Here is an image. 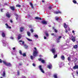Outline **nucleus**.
<instances>
[{
    "mask_svg": "<svg viewBox=\"0 0 78 78\" xmlns=\"http://www.w3.org/2000/svg\"><path fill=\"white\" fill-rule=\"evenodd\" d=\"M47 67L49 69H51L52 68V65H51V64H50L48 65Z\"/></svg>",
    "mask_w": 78,
    "mask_h": 78,
    "instance_id": "obj_8",
    "label": "nucleus"
},
{
    "mask_svg": "<svg viewBox=\"0 0 78 78\" xmlns=\"http://www.w3.org/2000/svg\"><path fill=\"white\" fill-rule=\"evenodd\" d=\"M12 49L13 50H16V48L15 47L13 48Z\"/></svg>",
    "mask_w": 78,
    "mask_h": 78,
    "instance_id": "obj_48",
    "label": "nucleus"
},
{
    "mask_svg": "<svg viewBox=\"0 0 78 78\" xmlns=\"http://www.w3.org/2000/svg\"><path fill=\"white\" fill-rule=\"evenodd\" d=\"M73 3H74L75 4H76V3H77L76 1V0H73Z\"/></svg>",
    "mask_w": 78,
    "mask_h": 78,
    "instance_id": "obj_24",
    "label": "nucleus"
},
{
    "mask_svg": "<svg viewBox=\"0 0 78 78\" xmlns=\"http://www.w3.org/2000/svg\"><path fill=\"white\" fill-rule=\"evenodd\" d=\"M61 38V36H60L58 37V38L56 39V41H57V43L59 42V40Z\"/></svg>",
    "mask_w": 78,
    "mask_h": 78,
    "instance_id": "obj_10",
    "label": "nucleus"
},
{
    "mask_svg": "<svg viewBox=\"0 0 78 78\" xmlns=\"http://www.w3.org/2000/svg\"><path fill=\"white\" fill-rule=\"evenodd\" d=\"M76 74L78 75V71H76Z\"/></svg>",
    "mask_w": 78,
    "mask_h": 78,
    "instance_id": "obj_51",
    "label": "nucleus"
},
{
    "mask_svg": "<svg viewBox=\"0 0 78 78\" xmlns=\"http://www.w3.org/2000/svg\"><path fill=\"white\" fill-rule=\"evenodd\" d=\"M35 37H36L37 38H38V35H34Z\"/></svg>",
    "mask_w": 78,
    "mask_h": 78,
    "instance_id": "obj_36",
    "label": "nucleus"
},
{
    "mask_svg": "<svg viewBox=\"0 0 78 78\" xmlns=\"http://www.w3.org/2000/svg\"><path fill=\"white\" fill-rule=\"evenodd\" d=\"M54 77L55 78H58V76H57V74H55L54 75Z\"/></svg>",
    "mask_w": 78,
    "mask_h": 78,
    "instance_id": "obj_25",
    "label": "nucleus"
},
{
    "mask_svg": "<svg viewBox=\"0 0 78 78\" xmlns=\"http://www.w3.org/2000/svg\"><path fill=\"white\" fill-rule=\"evenodd\" d=\"M5 25L7 26L6 27V28H9V29H11V27L8 26V23H6Z\"/></svg>",
    "mask_w": 78,
    "mask_h": 78,
    "instance_id": "obj_14",
    "label": "nucleus"
},
{
    "mask_svg": "<svg viewBox=\"0 0 78 78\" xmlns=\"http://www.w3.org/2000/svg\"><path fill=\"white\" fill-rule=\"evenodd\" d=\"M30 31H31V33H33L34 30H33V29H31L30 30Z\"/></svg>",
    "mask_w": 78,
    "mask_h": 78,
    "instance_id": "obj_41",
    "label": "nucleus"
},
{
    "mask_svg": "<svg viewBox=\"0 0 78 78\" xmlns=\"http://www.w3.org/2000/svg\"><path fill=\"white\" fill-rule=\"evenodd\" d=\"M68 61H71V59H70V57H69L68 58Z\"/></svg>",
    "mask_w": 78,
    "mask_h": 78,
    "instance_id": "obj_28",
    "label": "nucleus"
},
{
    "mask_svg": "<svg viewBox=\"0 0 78 78\" xmlns=\"http://www.w3.org/2000/svg\"><path fill=\"white\" fill-rule=\"evenodd\" d=\"M10 38L11 39H14V38L12 37H10Z\"/></svg>",
    "mask_w": 78,
    "mask_h": 78,
    "instance_id": "obj_47",
    "label": "nucleus"
},
{
    "mask_svg": "<svg viewBox=\"0 0 78 78\" xmlns=\"http://www.w3.org/2000/svg\"><path fill=\"white\" fill-rule=\"evenodd\" d=\"M35 19H36V20H42V19H41V18H39L37 16L35 17Z\"/></svg>",
    "mask_w": 78,
    "mask_h": 78,
    "instance_id": "obj_17",
    "label": "nucleus"
},
{
    "mask_svg": "<svg viewBox=\"0 0 78 78\" xmlns=\"http://www.w3.org/2000/svg\"><path fill=\"white\" fill-rule=\"evenodd\" d=\"M2 59H0V63H2Z\"/></svg>",
    "mask_w": 78,
    "mask_h": 78,
    "instance_id": "obj_52",
    "label": "nucleus"
},
{
    "mask_svg": "<svg viewBox=\"0 0 78 78\" xmlns=\"http://www.w3.org/2000/svg\"><path fill=\"white\" fill-rule=\"evenodd\" d=\"M63 25H64V28H65V29H66V28H67V27H68V25H66V23H64Z\"/></svg>",
    "mask_w": 78,
    "mask_h": 78,
    "instance_id": "obj_13",
    "label": "nucleus"
},
{
    "mask_svg": "<svg viewBox=\"0 0 78 78\" xmlns=\"http://www.w3.org/2000/svg\"><path fill=\"white\" fill-rule=\"evenodd\" d=\"M24 30V28L22 27H21L20 29V32H23Z\"/></svg>",
    "mask_w": 78,
    "mask_h": 78,
    "instance_id": "obj_12",
    "label": "nucleus"
},
{
    "mask_svg": "<svg viewBox=\"0 0 78 78\" xmlns=\"http://www.w3.org/2000/svg\"><path fill=\"white\" fill-rule=\"evenodd\" d=\"M16 20H18V17H17L16 18Z\"/></svg>",
    "mask_w": 78,
    "mask_h": 78,
    "instance_id": "obj_62",
    "label": "nucleus"
},
{
    "mask_svg": "<svg viewBox=\"0 0 78 78\" xmlns=\"http://www.w3.org/2000/svg\"><path fill=\"white\" fill-rule=\"evenodd\" d=\"M19 42H23V41H22V40H20L19 41Z\"/></svg>",
    "mask_w": 78,
    "mask_h": 78,
    "instance_id": "obj_60",
    "label": "nucleus"
},
{
    "mask_svg": "<svg viewBox=\"0 0 78 78\" xmlns=\"http://www.w3.org/2000/svg\"><path fill=\"white\" fill-rule=\"evenodd\" d=\"M5 5H7V3H5Z\"/></svg>",
    "mask_w": 78,
    "mask_h": 78,
    "instance_id": "obj_63",
    "label": "nucleus"
},
{
    "mask_svg": "<svg viewBox=\"0 0 78 78\" xmlns=\"http://www.w3.org/2000/svg\"><path fill=\"white\" fill-rule=\"evenodd\" d=\"M42 63H45V60H42L41 61Z\"/></svg>",
    "mask_w": 78,
    "mask_h": 78,
    "instance_id": "obj_37",
    "label": "nucleus"
},
{
    "mask_svg": "<svg viewBox=\"0 0 78 78\" xmlns=\"http://www.w3.org/2000/svg\"><path fill=\"white\" fill-rule=\"evenodd\" d=\"M51 36H54V35H55V34L54 33L51 34Z\"/></svg>",
    "mask_w": 78,
    "mask_h": 78,
    "instance_id": "obj_50",
    "label": "nucleus"
},
{
    "mask_svg": "<svg viewBox=\"0 0 78 78\" xmlns=\"http://www.w3.org/2000/svg\"><path fill=\"white\" fill-rule=\"evenodd\" d=\"M22 55H23V56L24 57L25 56H26L27 55H26V53H24Z\"/></svg>",
    "mask_w": 78,
    "mask_h": 78,
    "instance_id": "obj_30",
    "label": "nucleus"
},
{
    "mask_svg": "<svg viewBox=\"0 0 78 78\" xmlns=\"http://www.w3.org/2000/svg\"><path fill=\"white\" fill-rule=\"evenodd\" d=\"M55 14H61V12L59 11V10L58 11H56L54 12Z\"/></svg>",
    "mask_w": 78,
    "mask_h": 78,
    "instance_id": "obj_9",
    "label": "nucleus"
},
{
    "mask_svg": "<svg viewBox=\"0 0 78 78\" xmlns=\"http://www.w3.org/2000/svg\"><path fill=\"white\" fill-rule=\"evenodd\" d=\"M71 38L72 41H73V42H75V37H74L73 36H72Z\"/></svg>",
    "mask_w": 78,
    "mask_h": 78,
    "instance_id": "obj_15",
    "label": "nucleus"
},
{
    "mask_svg": "<svg viewBox=\"0 0 78 78\" xmlns=\"http://www.w3.org/2000/svg\"><path fill=\"white\" fill-rule=\"evenodd\" d=\"M5 75L6 73H5V71H4L3 72V73H2V76H5Z\"/></svg>",
    "mask_w": 78,
    "mask_h": 78,
    "instance_id": "obj_20",
    "label": "nucleus"
},
{
    "mask_svg": "<svg viewBox=\"0 0 78 78\" xmlns=\"http://www.w3.org/2000/svg\"><path fill=\"white\" fill-rule=\"evenodd\" d=\"M21 35H19V36L18 37V40H19V39H20V38H21Z\"/></svg>",
    "mask_w": 78,
    "mask_h": 78,
    "instance_id": "obj_27",
    "label": "nucleus"
},
{
    "mask_svg": "<svg viewBox=\"0 0 78 78\" xmlns=\"http://www.w3.org/2000/svg\"><path fill=\"white\" fill-rule=\"evenodd\" d=\"M2 37H5V33L2 32Z\"/></svg>",
    "mask_w": 78,
    "mask_h": 78,
    "instance_id": "obj_18",
    "label": "nucleus"
},
{
    "mask_svg": "<svg viewBox=\"0 0 78 78\" xmlns=\"http://www.w3.org/2000/svg\"><path fill=\"white\" fill-rule=\"evenodd\" d=\"M73 69L75 70V69H78V65L76 63H74V66L73 68Z\"/></svg>",
    "mask_w": 78,
    "mask_h": 78,
    "instance_id": "obj_3",
    "label": "nucleus"
},
{
    "mask_svg": "<svg viewBox=\"0 0 78 78\" xmlns=\"http://www.w3.org/2000/svg\"><path fill=\"white\" fill-rule=\"evenodd\" d=\"M24 46L25 47V48L26 49H27V48H28V46L26 44H24Z\"/></svg>",
    "mask_w": 78,
    "mask_h": 78,
    "instance_id": "obj_22",
    "label": "nucleus"
},
{
    "mask_svg": "<svg viewBox=\"0 0 78 78\" xmlns=\"http://www.w3.org/2000/svg\"><path fill=\"white\" fill-rule=\"evenodd\" d=\"M3 9H1V12H3Z\"/></svg>",
    "mask_w": 78,
    "mask_h": 78,
    "instance_id": "obj_56",
    "label": "nucleus"
},
{
    "mask_svg": "<svg viewBox=\"0 0 78 78\" xmlns=\"http://www.w3.org/2000/svg\"><path fill=\"white\" fill-rule=\"evenodd\" d=\"M16 7H19V8H20V7H21V5H16Z\"/></svg>",
    "mask_w": 78,
    "mask_h": 78,
    "instance_id": "obj_29",
    "label": "nucleus"
},
{
    "mask_svg": "<svg viewBox=\"0 0 78 78\" xmlns=\"http://www.w3.org/2000/svg\"><path fill=\"white\" fill-rule=\"evenodd\" d=\"M41 23L43 25H47V23L45 20H43L41 22Z\"/></svg>",
    "mask_w": 78,
    "mask_h": 78,
    "instance_id": "obj_5",
    "label": "nucleus"
},
{
    "mask_svg": "<svg viewBox=\"0 0 78 78\" xmlns=\"http://www.w3.org/2000/svg\"><path fill=\"white\" fill-rule=\"evenodd\" d=\"M25 43V42L24 41H23L22 42V44L23 45H24V43Z\"/></svg>",
    "mask_w": 78,
    "mask_h": 78,
    "instance_id": "obj_54",
    "label": "nucleus"
},
{
    "mask_svg": "<svg viewBox=\"0 0 78 78\" xmlns=\"http://www.w3.org/2000/svg\"><path fill=\"white\" fill-rule=\"evenodd\" d=\"M27 34L28 36H30V32H27Z\"/></svg>",
    "mask_w": 78,
    "mask_h": 78,
    "instance_id": "obj_26",
    "label": "nucleus"
},
{
    "mask_svg": "<svg viewBox=\"0 0 78 78\" xmlns=\"http://www.w3.org/2000/svg\"><path fill=\"white\" fill-rule=\"evenodd\" d=\"M0 78H3L2 77H0Z\"/></svg>",
    "mask_w": 78,
    "mask_h": 78,
    "instance_id": "obj_64",
    "label": "nucleus"
},
{
    "mask_svg": "<svg viewBox=\"0 0 78 78\" xmlns=\"http://www.w3.org/2000/svg\"><path fill=\"white\" fill-rule=\"evenodd\" d=\"M52 30H55V27H53L52 28Z\"/></svg>",
    "mask_w": 78,
    "mask_h": 78,
    "instance_id": "obj_58",
    "label": "nucleus"
},
{
    "mask_svg": "<svg viewBox=\"0 0 78 78\" xmlns=\"http://www.w3.org/2000/svg\"><path fill=\"white\" fill-rule=\"evenodd\" d=\"M39 68L40 69V70H41V72L43 73H45V72H44V71L43 70V69L42 68V66L41 65H40L39 66Z\"/></svg>",
    "mask_w": 78,
    "mask_h": 78,
    "instance_id": "obj_4",
    "label": "nucleus"
},
{
    "mask_svg": "<svg viewBox=\"0 0 78 78\" xmlns=\"http://www.w3.org/2000/svg\"><path fill=\"white\" fill-rule=\"evenodd\" d=\"M58 56V55H55L54 56V58H56Z\"/></svg>",
    "mask_w": 78,
    "mask_h": 78,
    "instance_id": "obj_34",
    "label": "nucleus"
},
{
    "mask_svg": "<svg viewBox=\"0 0 78 78\" xmlns=\"http://www.w3.org/2000/svg\"><path fill=\"white\" fill-rule=\"evenodd\" d=\"M3 46H6V43H3Z\"/></svg>",
    "mask_w": 78,
    "mask_h": 78,
    "instance_id": "obj_38",
    "label": "nucleus"
},
{
    "mask_svg": "<svg viewBox=\"0 0 78 78\" xmlns=\"http://www.w3.org/2000/svg\"><path fill=\"white\" fill-rule=\"evenodd\" d=\"M19 53L21 55H22V51H21V50H19Z\"/></svg>",
    "mask_w": 78,
    "mask_h": 78,
    "instance_id": "obj_31",
    "label": "nucleus"
},
{
    "mask_svg": "<svg viewBox=\"0 0 78 78\" xmlns=\"http://www.w3.org/2000/svg\"><path fill=\"white\" fill-rule=\"evenodd\" d=\"M54 31L55 33H58V30H57L56 29H54Z\"/></svg>",
    "mask_w": 78,
    "mask_h": 78,
    "instance_id": "obj_39",
    "label": "nucleus"
},
{
    "mask_svg": "<svg viewBox=\"0 0 78 78\" xmlns=\"http://www.w3.org/2000/svg\"><path fill=\"white\" fill-rule=\"evenodd\" d=\"M17 74H18V75H20L19 71H18L17 72Z\"/></svg>",
    "mask_w": 78,
    "mask_h": 78,
    "instance_id": "obj_44",
    "label": "nucleus"
},
{
    "mask_svg": "<svg viewBox=\"0 0 78 78\" xmlns=\"http://www.w3.org/2000/svg\"><path fill=\"white\" fill-rule=\"evenodd\" d=\"M73 48H74L76 49V48H78V45H76L73 46Z\"/></svg>",
    "mask_w": 78,
    "mask_h": 78,
    "instance_id": "obj_21",
    "label": "nucleus"
},
{
    "mask_svg": "<svg viewBox=\"0 0 78 78\" xmlns=\"http://www.w3.org/2000/svg\"><path fill=\"white\" fill-rule=\"evenodd\" d=\"M66 29V31H65V33H67V32H68V31H67V29Z\"/></svg>",
    "mask_w": 78,
    "mask_h": 78,
    "instance_id": "obj_46",
    "label": "nucleus"
},
{
    "mask_svg": "<svg viewBox=\"0 0 78 78\" xmlns=\"http://www.w3.org/2000/svg\"><path fill=\"white\" fill-rule=\"evenodd\" d=\"M42 3H44L45 2V1L44 0H42Z\"/></svg>",
    "mask_w": 78,
    "mask_h": 78,
    "instance_id": "obj_55",
    "label": "nucleus"
},
{
    "mask_svg": "<svg viewBox=\"0 0 78 78\" xmlns=\"http://www.w3.org/2000/svg\"><path fill=\"white\" fill-rule=\"evenodd\" d=\"M38 61H41L42 60V58H38Z\"/></svg>",
    "mask_w": 78,
    "mask_h": 78,
    "instance_id": "obj_43",
    "label": "nucleus"
},
{
    "mask_svg": "<svg viewBox=\"0 0 78 78\" xmlns=\"http://www.w3.org/2000/svg\"><path fill=\"white\" fill-rule=\"evenodd\" d=\"M30 58L31 59L33 60V59H34V57L32 55H31L30 56Z\"/></svg>",
    "mask_w": 78,
    "mask_h": 78,
    "instance_id": "obj_32",
    "label": "nucleus"
},
{
    "mask_svg": "<svg viewBox=\"0 0 78 78\" xmlns=\"http://www.w3.org/2000/svg\"><path fill=\"white\" fill-rule=\"evenodd\" d=\"M75 60V62H76V61H78V59L76 58H75L74 59Z\"/></svg>",
    "mask_w": 78,
    "mask_h": 78,
    "instance_id": "obj_40",
    "label": "nucleus"
},
{
    "mask_svg": "<svg viewBox=\"0 0 78 78\" xmlns=\"http://www.w3.org/2000/svg\"><path fill=\"white\" fill-rule=\"evenodd\" d=\"M72 33L74 34H75V31L74 30H73Z\"/></svg>",
    "mask_w": 78,
    "mask_h": 78,
    "instance_id": "obj_53",
    "label": "nucleus"
},
{
    "mask_svg": "<svg viewBox=\"0 0 78 78\" xmlns=\"http://www.w3.org/2000/svg\"><path fill=\"white\" fill-rule=\"evenodd\" d=\"M33 66H34V67H35V66H36V65H35V64H34V63H33Z\"/></svg>",
    "mask_w": 78,
    "mask_h": 78,
    "instance_id": "obj_45",
    "label": "nucleus"
},
{
    "mask_svg": "<svg viewBox=\"0 0 78 78\" xmlns=\"http://www.w3.org/2000/svg\"><path fill=\"white\" fill-rule=\"evenodd\" d=\"M10 8L11 9L12 11H15L16 10L15 7L14 6H10Z\"/></svg>",
    "mask_w": 78,
    "mask_h": 78,
    "instance_id": "obj_7",
    "label": "nucleus"
},
{
    "mask_svg": "<svg viewBox=\"0 0 78 78\" xmlns=\"http://www.w3.org/2000/svg\"><path fill=\"white\" fill-rule=\"evenodd\" d=\"M29 4L30 6H31V8H32V9H34V6H33V4H32V3L30 2Z\"/></svg>",
    "mask_w": 78,
    "mask_h": 78,
    "instance_id": "obj_16",
    "label": "nucleus"
},
{
    "mask_svg": "<svg viewBox=\"0 0 78 78\" xmlns=\"http://www.w3.org/2000/svg\"><path fill=\"white\" fill-rule=\"evenodd\" d=\"M6 16L8 18H9L10 17V14L9 13V12H7V13H6Z\"/></svg>",
    "mask_w": 78,
    "mask_h": 78,
    "instance_id": "obj_11",
    "label": "nucleus"
},
{
    "mask_svg": "<svg viewBox=\"0 0 78 78\" xmlns=\"http://www.w3.org/2000/svg\"><path fill=\"white\" fill-rule=\"evenodd\" d=\"M48 8L49 9L51 10V9L52 8V7H51V6H49V7H48Z\"/></svg>",
    "mask_w": 78,
    "mask_h": 78,
    "instance_id": "obj_42",
    "label": "nucleus"
},
{
    "mask_svg": "<svg viewBox=\"0 0 78 78\" xmlns=\"http://www.w3.org/2000/svg\"><path fill=\"white\" fill-rule=\"evenodd\" d=\"M10 22L11 23H12V20H10Z\"/></svg>",
    "mask_w": 78,
    "mask_h": 78,
    "instance_id": "obj_59",
    "label": "nucleus"
},
{
    "mask_svg": "<svg viewBox=\"0 0 78 78\" xmlns=\"http://www.w3.org/2000/svg\"><path fill=\"white\" fill-rule=\"evenodd\" d=\"M61 59H63V60H64V59H65V57H64V56L63 55L62 56Z\"/></svg>",
    "mask_w": 78,
    "mask_h": 78,
    "instance_id": "obj_23",
    "label": "nucleus"
},
{
    "mask_svg": "<svg viewBox=\"0 0 78 78\" xmlns=\"http://www.w3.org/2000/svg\"><path fill=\"white\" fill-rule=\"evenodd\" d=\"M70 27H68V30L70 31Z\"/></svg>",
    "mask_w": 78,
    "mask_h": 78,
    "instance_id": "obj_49",
    "label": "nucleus"
},
{
    "mask_svg": "<svg viewBox=\"0 0 78 78\" xmlns=\"http://www.w3.org/2000/svg\"><path fill=\"white\" fill-rule=\"evenodd\" d=\"M27 41H32V40L28 38H27Z\"/></svg>",
    "mask_w": 78,
    "mask_h": 78,
    "instance_id": "obj_35",
    "label": "nucleus"
},
{
    "mask_svg": "<svg viewBox=\"0 0 78 78\" xmlns=\"http://www.w3.org/2000/svg\"><path fill=\"white\" fill-rule=\"evenodd\" d=\"M3 62L4 64L7 66H9V67L11 66V64L10 63H6V62L5 61H3Z\"/></svg>",
    "mask_w": 78,
    "mask_h": 78,
    "instance_id": "obj_2",
    "label": "nucleus"
},
{
    "mask_svg": "<svg viewBox=\"0 0 78 78\" xmlns=\"http://www.w3.org/2000/svg\"><path fill=\"white\" fill-rule=\"evenodd\" d=\"M34 49L35 50V51H34L33 55L35 57L37 56V54L38 53L37 51V49H36V48L34 47Z\"/></svg>",
    "mask_w": 78,
    "mask_h": 78,
    "instance_id": "obj_1",
    "label": "nucleus"
},
{
    "mask_svg": "<svg viewBox=\"0 0 78 78\" xmlns=\"http://www.w3.org/2000/svg\"><path fill=\"white\" fill-rule=\"evenodd\" d=\"M22 64H21V63H20L19 64V66H22Z\"/></svg>",
    "mask_w": 78,
    "mask_h": 78,
    "instance_id": "obj_61",
    "label": "nucleus"
},
{
    "mask_svg": "<svg viewBox=\"0 0 78 78\" xmlns=\"http://www.w3.org/2000/svg\"><path fill=\"white\" fill-rule=\"evenodd\" d=\"M44 39H47V37L45 36L44 37Z\"/></svg>",
    "mask_w": 78,
    "mask_h": 78,
    "instance_id": "obj_57",
    "label": "nucleus"
},
{
    "mask_svg": "<svg viewBox=\"0 0 78 78\" xmlns=\"http://www.w3.org/2000/svg\"><path fill=\"white\" fill-rule=\"evenodd\" d=\"M55 20H59V18L58 17H55Z\"/></svg>",
    "mask_w": 78,
    "mask_h": 78,
    "instance_id": "obj_33",
    "label": "nucleus"
},
{
    "mask_svg": "<svg viewBox=\"0 0 78 78\" xmlns=\"http://www.w3.org/2000/svg\"><path fill=\"white\" fill-rule=\"evenodd\" d=\"M45 34L46 35V36H47V37H48V36H49V35L48 34V32H45Z\"/></svg>",
    "mask_w": 78,
    "mask_h": 78,
    "instance_id": "obj_19",
    "label": "nucleus"
},
{
    "mask_svg": "<svg viewBox=\"0 0 78 78\" xmlns=\"http://www.w3.org/2000/svg\"><path fill=\"white\" fill-rule=\"evenodd\" d=\"M51 51L52 53H55L56 52V50H55V48H52L50 50Z\"/></svg>",
    "mask_w": 78,
    "mask_h": 78,
    "instance_id": "obj_6",
    "label": "nucleus"
}]
</instances>
